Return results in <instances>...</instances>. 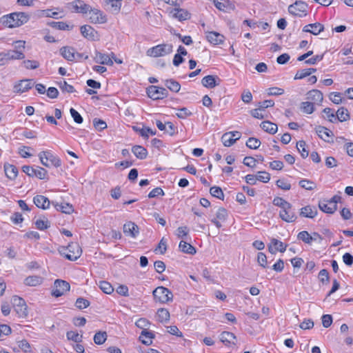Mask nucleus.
<instances>
[{
	"instance_id": "obj_1",
	"label": "nucleus",
	"mask_w": 353,
	"mask_h": 353,
	"mask_svg": "<svg viewBox=\"0 0 353 353\" xmlns=\"http://www.w3.org/2000/svg\"><path fill=\"white\" fill-rule=\"evenodd\" d=\"M30 16L26 12H13L1 17V22L8 28H15L27 23Z\"/></svg>"
},
{
	"instance_id": "obj_2",
	"label": "nucleus",
	"mask_w": 353,
	"mask_h": 353,
	"mask_svg": "<svg viewBox=\"0 0 353 353\" xmlns=\"http://www.w3.org/2000/svg\"><path fill=\"white\" fill-rule=\"evenodd\" d=\"M59 252L67 259L73 261H76L81 256L82 250L77 243L72 242L68 244V247L61 248Z\"/></svg>"
},
{
	"instance_id": "obj_3",
	"label": "nucleus",
	"mask_w": 353,
	"mask_h": 353,
	"mask_svg": "<svg viewBox=\"0 0 353 353\" xmlns=\"http://www.w3.org/2000/svg\"><path fill=\"white\" fill-rule=\"evenodd\" d=\"M173 51L172 44L163 43L148 49L146 54L151 57H159L170 54Z\"/></svg>"
},
{
	"instance_id": "obj_4",
	"label": "nucleus",
	"mask_w": 353,
	"mask_h": 353,
	"mask_svg": "<svg viewBox=\"0 0 353 353\" xmlns=\"http://www.w3.org/2000/svg\"><path fill=\"white\" fill-rule=\"evenodd\" d=\"M152 294L154 300L161 303L172 301L173 299V294L172 292L163 286H159L155 288Z\"/></svg>"
},
{
	"instance_id": "obj_5",
	"label": "nucleus",
	"mask_w": 353,
	"mask_h": 353,
	"mask_svg": "<svg viewBox=\"0 0 353 353\" xmlns=\"http://www.w3.org/2000/svg\"><path fill=\"white\" fill-rule=\"evenodd\" d=\"M12 303L15 312L19 317L25 318L28 316V307L24 299L18 296H14L12 299Z\"/></svg>"
},
{
	"instance_id": "obj_6",
	"label": "nucleus",
	"mask_w": 353,
	"mask_h": 353,
	"mask_svg": "<svg viewBox=\"0 0 353 353\" xmlns=\"http://www.w3.org/2000/svg\"><path fill=\"white\" fill-rule=\"evenodd\" d=\"M307 4L303 1H296L288 7L290 14L301 17L307 15Z\"/></svg>"
},
{
	"instance_id": "obj_7",
	"label": "nucleus",
	"mask_w": 353,
	"mask_h": 353,
	"mask_svg": "<svg viewBox=\"0 0 353 353\" xmlns=\"http://www.w3.org/2000/svg\"><path fill=\"white\" fill-rule=\"evenodd\" d=\"M39 157L42 165L46 167H50V165L48 162H43V159H46V160L50 161L51 164L55 168H59L61 165V159L49 151L41 152L39 154Z\"/></svg>"
},
{
	"instance_id": "obj_8",
	"label": "nucleus",
	"mask_w": 353,
	"mask_h": 353,
	"mask_svg": "<svg viewBox=\"0 0 353 353\" xmlns=\"http://www.w3.org/2000/svg\"><path fill=\"white\" fill-rule=\"evenodd\" d=\"M148 96L153 100L162 99L168 97V90L163 87L150 85L147 88Z\"/></svg>"
},
{
	"instance_id": "obj_9",
	"label": "nucleus",
	"mask_w": 353,
	"mask_h": 353,
	"mask_svg": "<svg viewBox=\"0 0 353 353\" xmlns=\"http://www.w3.org/2000/svg\"><path fill=\"white\" fill-rule=\"evenodd\" d=\"M70 285L68 282L57 279L54 283L52 295L55 297H59L63 295L66 292L69 291Z\"/></svg>"
},
{
	"instance_id": "obj_10",
	"label": "nucleus",
	"mask_w": 353,
	"mask_h": 353,
	"mask_svg": "<svg viewBox=\"0 0 353 353\" xmlns=\"http://www.w3.org/2000/svg\"><path fill=\"white\" fill-rule=\"evenodd\" d=\"M241 138V133L238 131L224 133L221 137V141L225 147L232 145L236 140Z\"/></svg>"
},
{
	"instance_id": "obj_11",
	"label": "nucleus",
	"mask_w": 353,
	"mask_h": 353,
	"mask_svg": "<svg viewBox=\"0 0 353 353\" xmlns=\"http://www.w3.org/2000/svg\"><path fill=\"white\" fill-rule=\"evenodd\" d=\"M34 83L32 79H23L19 81L14 85V92L16 93H23L34 86Z\"/></svg>"
},
{
	"instance_id": "obj_12",
	"label": "nucleus",
	"mask_w": 353,
	"mask_h": 353,
	"mask_svg": "<svg viewBox=\"0 0 353 353\" xmlns=\"http://www.w3.org/2000/svg\"><path fill=\"white\" fill-rule=\"evenodd\" d=\"M292 205L289 204V208L285 207L284 209H282L279 212L280 218L287 223L294 222L297 219V216L295 214L294 212L292 210Z\"/></svg>"
},
{
	"instance_id": "obj_13",
	"label": "nucleus",
	"mask_w": 353,
	"mask_h": 353,
	"mask_svg": "<svg viewBox=\"0 0 353 353\" xmlns=\"http://www.w3.org/2000/svg\"><path fill=\"white\" fill-rule=\"evenodd\" d=\"M89 19L92 23H104L106 22V17L98 9L90 8Z\"/></svg>"
},
{
	"instance_id": "obj_14",
	"label": "nucleus",
	"mask_w": 353,
	"mask_h": 353,
	"mask_svg": "<svg viewBox=\"0 0 353 353\" xmlns=\"http://www.w3.org/2000/svg\"><path fill=\"white\" fill-rule=\"evenodd\" d=\"M137 225L132 221H128L123 225V232L126 236L136 238L139 232Z\"/></svg>"
},
{
	"instance_id": "obj_15",
	"label": "nucleus",
	"mask_w": 353,
	"mask_h": 353,
	"mask_svg": "<svg viewBox=\"0 0 353 353\" xmlns=\"http://www.w3.org/2000/svg\"><path fill=\"white\" fill-rule=\"evenodd\" d=\"M221 79L217 76L207 75L201 80L202 85L208 88H214L220 84Z\"/></svg>"
},
{
	"instance_id": "obj_16",
	"label": "nucleus",
	"mask_w": 353,
	"mask_h": 353,
	"mask_svg": "<svg viewBox=\"0 0 353 353\" xmlns=\"http://www.w3.org/2000/svg\"><path fill=\"white\" fill-rule=\"evenodd\" d=\"M61 55L68 61H76V50L70 46H64L60 49Z\"/></svg>"
},
{
	"instance_id": "obj_17",
	"label": "nucleus",
	"mask_w": 353,
	"mask_h": 353,
	"mask_svg": "<svg viewBox=\"0 0 353 353\" xmlns=\"http://www.w3.org/2000/svg\"><path fill=\"white\" fill-rule=\"evenodd\" d=\"M324 30V26L320 23H310L303 28V32L318 35Z\"/></svg>"
},
{
	"instance_id": "obj_18",
	"label": "nucleus",
	"mask_w": 353,
	"mask_h": 353,
	"mask_svg": "<svg viewBox=\"0 0 353 353\" xmlns=\"http://www.w3.org/2000/svg\"><path fill=\"white\" fill-rule=\"evenodd\" d=\"M72 8L76 12L85 14L90 10V6L81 0H75L70 3Z\"/></svg>"
},
{
	"instance_id": "obj_19",
	"label": "nucleus",
	"mask_w": 353,
	"mask_h": 353,
	"mask_svg": "<svg viewBox=\"0 0 353 353\" xmlns=\"http://www.w3.org/2000/svg\"><path fill=\"white\" fill-rule=\"evenodd\" d=\"M94 61L97 63H100L102 65H113V61L110 58V55L106 54H103L98 51H96V52H95Z\"/></svg>"
},
{
	"instance_id": "obj_20",
	"label": "nucleus",
	"mask_w": 353,
	"mask_h": 353,
	"mask_svg": "<svg viewBox=\"0 0 353 353\" xmlns=\"http://www.w3.org/2000/svg\"><path fill=\"white\" fill-rule=\"evenodd\" d=\"M315 130L316 134L321 139L330 142L329 139L333 137V133L331 130L321 125L317 126Z\"/></svg>"
},
{
	"instance_id": "obj_21",
	"label": "nucleus",
	"mask_w": 353,
	"mask_h": 353,
	"mask_svg": "<svg viewBox=\"0 0 353 353\" xmlns=\"http://www.w3.org/2000/svg\"><path fill=\"white\" fill-rule=\"evenodd\" d=\"M318 211L314 206L306 205L300 210V216L302 217L313 219L317 215Z\"/></svg>"
},
{
	"instance_id": "obj_22",
	"label": "nucleus",
	"mask_w": 353,
	"mask_h": 353,
	"mask_svg": "<svg viewBox=\"0 0 353 353\" xmlns=\"http://www.w3.org/2000/svg\"><path fill=\"white\" fill-rule=\"evenodd\" d=\"M34 203L39 208L48 209L51 203L49 199L43 195H37L33 198Z\"/></svg>"
},
{
	"instance_id": "obj_23",
	"label": "nucleus",
	"mask_w": 353,
	"mask_h": 353,
	"mask_svg": "<svg viewBox=\"0 0 353 353\" xmlns=\"http://www.w3.org/2000/svg\"><path fill=\"white\" fill-rule=\"evenodd\" d=\"M52 205L57 211H60L65 214H71L74 211L72 205L68 203L61 202L59 203L55 201H52Z\"/></svg>"
},
{
	"instance_id": "obj_24",
	"label": "nucleus",
	"mask_w": 353,
	"mask_h": 353,
	"mask_svg": "<svg viewBox=\"0 0 353 353\" xmlns=\"http://www.w3.org/2000/svg\"><path fill=\"white\" fill-rule=\"evenodd\" d=\"M307 99L314 103H321L323 99V93L318 90H312L307 93Z\"/></svg>"
},
{
	"instance_id": "obj_25",
	"label": "nucleus",
	"mask_w": 353,
	"mask_h": 353,
	"mask_svg": "<svg viewBox=\"0 0 353 353\" xmlns=\"http://www.w3.org/2000/svg\"><path fill=\"white\" fill-rule=\"evenodd\" d=\"M220 341L225 345H235L236 336L233 333L225 331L220 334Z\"/></svg>"
},
{
	"instance_id": "obj_26",
	"label": "nucleus",
	"mask_w": 353,
	"mask_h": 353,
	"mask_svg": "<svg viewBox=\"0 0 353 353\" xmlns=\"http://www.w3.org/2000/svg\"><path fill=\"white\" fill-rule=\"evenodd\" d=\"M5 54V58L6 61L13 60V59H23L25 58V55L21 50H10L6 52H3Z\"/></svg>"
},
{
	"instance_id": "obj_27",
	"label": "nucleus",
	"mask_w": 353,
	"mask_h": 353,
	"mask_svg": "<svg viewBox=\"0 0 353 353\" xmlns=\"http://www.w3.org/2000/svg\"><path fill=\"white\" fill-rule=\"evenodd\" d=\"M81 34L86 39L93 41L95 39L97 32L94 29L88 25L82 26L80 28Z\"/></svg>"
},
{
	"instance_id": "obj_28",
	"label": "nucleus",
	"mask_w": 353,
	"mask_h": 353,
	"mask_svg": "<svg viewBox=\"0 0 353 353\" xmlns=\"http://www.w3.org/2000/svg\"><path fill=\"white\" fill-rule=\"evenodd\" d=\"M209 42L214 45H219L224 41V36L216 32H209L206 36Z\"/></svg>"
},
{
	"instance_id": "obj_29",
	"label": "nucleus",
	"mask_w": 353,
	"mask_h": 353,
	"mask_svg": "<svg viewBox=\"0 0 353 353\" xmlns=\"http://www.w3.org/2000/svg\"><path fill=\"white\" fill-rule=\"evenodd\" d=\"M170 13L172 14L174 18L179 19V21H185L190 18V13L183 9L174 8Z\"/></svg>"
},
{
	"instance_id": "obj_30",
	"label": "nucleus",
	"mask_w": 353,
	"mask_h": 353,
	"mask_svg": "<svg viewBox=\"0 0 353 353\" xmlns=\"http://www.w3.org/2000/svg\"><path fill=\"white\" fill-rule=\"evenodd\" d=\"M271 244L273 245L274 246H275L274 250L272 248V247L271 245H270L268 248L269 251L272 254H275L276 251H279L281 252H284L287 248L286 244H284L283 242H281L276 239H272L271 240Z\"/></svg>"
},
{
	"instance_id": "obj_31",
	"label": "nucleus",
	"mask_w": 353,
	"mask_h": 353,
	"mask_svg": "<svg viewBox=\"0 0 353 353\" xmlns=\"http://www.w3.org/2000/svg\"><path fill=\"white\" fill-rule=\"evenodd\" d=\"M4 171L6 176L11 180H14L17 176L18 170L13 165L5 163Z\"/></svg>"
},
{
	"instance_id": "obj_32",
	"label": "nucleus",
	"mask_w": 353,
	"mask_h": 353,
	"mask_svg": "<svg viewBox=\"0 0 353 353\" xmlns=\"http://www.w3.org/2000/svg\"><path fill=\"white\" fill-rule=\"evenodd\" d=\"M153 338H154V334L152 332L148 331L147 329H143L139 336L142 343L146 345H150L152 343V339Z\"/></svg>"
},
{
	"instance_id": "obj_33",
	"label": "nucleus",
	"mask_w": 353,
	"mask_h": 353,
	"mask_svg": "<svg viewBox=\"0 0 353 353\" xmlns=\"http://www.w3.org/2000/svg\"><path fill=\"white\" fill-rule=\"evenodd\" d=\"M132 152L135 157L139 159H145L148 156L147 150L141 145H134L132 148Z\"/></svg>"
},
{
	"instance_id": "obj_34",
	"label": "nucleus",
	"mask_w": 353,
	"mask_h": 353,
	"mask_svg": "<svg viewBox=\"0 0 353 353\" xmlns=\"http://www.w3.org/2000/svg\"><path fill=\"white\" fill-rule=\"evenodd\" d=\"M260 126L264 131L271 134H275L278 130L277 125L269 121H263Z\"/></svg>"
},
{
	"instance_id": "obj_35",
	"label": "nucleus",
	"mask_w": 353,
	"mask_h": 353,
	"mask_svg": "<svg viewBox=\"0 0 353 353\" xmlns=\"http://www.w3.org/2000/svg\"><path fill=\"white\" fill-rule=\"evenodd\" d=\"M43 281V278L39 276L33 275L26 277L24 280V283L28 286H37L40 285Z\"/></svg>"
},
{
	"instance_id": "obj_36",
	"label": "nucleus",
	"mask_w": 353,
	"mask_h": 353,
	"mask_svg": "<svg viewBox=\"0 0 353 353\" xmlns=\"http://www.w3.org/2000/svg\"><path fill=\"white\" fill-rule=\"evenodd\" d=\"M319 208L321 211L327 214H333L336 210V208L329 205L328 200L320 201Z\"/></svg>"
},
{
	"instance_id": "obj_37",
	"label": "nucleus",
	"mask_w": 353,
	"mask_h": 353,
	"mask_svg": "<svg viewBox=\"0 0 353 353\" xmlns=\"http://www.w3.org/2000/svg\"><path fill=\"white\" fill-rule=\"evenodd\" d=\"M164 84L170 91L174 92H178L181 89L180 83L173 79L165 80Z\"/></svg>"
},
{
	"instance_id": "obj_38",
	"label": "nucleus",
	"mask_w": 353,
	"mask_h": 353,
	"mask_svg": "<svg viewBox=\"0 0 353 353\" xmlns=\"http://www.w3.org/2000/svg\"><path fill=\"white\" fill-rule=\"evenodd\" d=\"M179 249L181 252L184 253H187L189 254H194L196 253V249L194 247H193L191 244L184 241H181L179 243Z\"/></svg>"
},
{
	"instance_id": "obj_39",
	"label": "nucleus",
	"mask_w": 353,
	"mask_h": 353,
	"mask_svg": "<svg viewBox=\"0 0 353 353\" xmlns=\"http://www.w3.org/2000/svg\"><path fill=\"white\" fill-rule=\"evenodd\" d=\"M336 119L341 122L346 121L350 119V116L347 108H340L336 112Z\"/></svg>"
},
{
	"instance_id": "obj_40",
	"label": "nucleus",
	"mask_w": 353,
	"mask_h": 353,
	"mask_svg": "<svg viewBox=\"0 0 353 353\" xmlns=\"http://www.w3.org/2000/svg\"><path fill=\"white\" fill-rule=\"evenodd\" d=\"M132 128L135 132H139V134L145 139L148 138L149 134L151 135H155L157 132L156 130H152L150 128H139L137 126H133Z\"/></svg>"
},
{
	"instance_id": "obj_41",
	"label": "nucleus",
	"mask_w": 353,
	"mask_h": 353,
	"mask_svg": "<svg viewBox=\"0 0 353 353\" xmlns=\"http://www.w3.org/2000/svg\"><path fill=\"white\" fill-rule=\"evenodd\" d=\"M48 24L51 27H52L55 29L62 30H70L73 27V26H70L63 21H52V22L48 23Z\"/></svg>"
},
{
	"instance_id": "obj_42",
	"label": "nucleus",
	"mask_w": 353,
	"mask_h": 353,
	"mask_svg": "<svg viewBox=\"0 0 353 353\" xmlns=\"http://www.w3.org/2000/svg\"><path fill=\"white\" fill-rule=\"evenodd\" d=\"M296 148L302 158L305 159L309 155V151L306 149V143L305 141L301 140L296 143Z\"/></svg>"
},
{
	"instance_id": "obj_43",
	"label": "nucleus",
	"mask_w": 353,
	"mask_h": 353,
	"mask_svg": "<svg viewBox=\"0 0 353 353\" xmlns=\"http://www.w3.org/2000/svg\"><path fill=\"white\" fill-rule=\"evenodd\" d=\"M157 316L160 322H167L170 319V312L165 308H160L157 311Z\"/></svg>"
},
{
	"instance_id": "obj_44",
	"label": "nucleus",
	"mask_w": 353,
	"mask_h": 353,
	"mask_svg": "<svg viewBox=\"0 0 353 353\" xmlns=\"http://www.w3.org/2000/svg\"><path fill=\"white\" fill-rule=\"evenodd\" d=\"M300 108L303 112L306 114H312L314 111V103L310 101L302 102Z\"/></svg>"
},
{
	"instance_id": "obj_45",
	"label": "nucleus",
	"mask_w": 353,
	"mask_h": 353,
	"mask_svg": "<svg viewBox=\"0 0 353 353\" xmlns=\"http://www.w3.org/2000/svg\"><path fill=\"white\" fill-rule=\"evenodd\" d=\"M99 288L105 294H110L113 292L114 288L112 285L105 281H102L99 283Z\"/></svg>"
},
{
	"instance_id": "obj_46",
	"label": "nucleus",
	"mask_w": 353,
	"mask_h": 353,
	"mask_svg": "<svg viewBox=\"0 0 353 353\" xmlns=\"http://www.w3.org/2000/svg\"><path fill=\"white\" fill-rule=\"evenodd\" d=\"M34 176L37 177L39 179H48V171L41 167L37 166L34 170Z\"/></svg>"
},
{
	"instance_id": "obj_47",
	"label": "nucleus",
	"mask_w": 353,
	"mask_h": 353,
	"mask_svg": "<svg viewBox=\"0 0 353 353\" xmlns=\"http://www.w3.org/2000/svg\"><path fill=\"white\" fill-rule=\"evenodd\" d=\"M261 141L254 137H250L246 141V146L252 150H256L261 145Z\"/></svg>"
},
{
	"instance_id": "obj_48",
	"label": "nucleus",
	"mask_w": 353,
	"mask_h": 353,
	"mask_svg": "<svg viewBox=\"0 0 353 353\" xmlns=\"http://www.w3.org/2000/svg\"><path fill=\"white\" fill-rule=\"evenodd\" d=\"M107 339V334L105 332H98L94 336V342L97 345H102L105 343Z\"/></svg>"
},
{
	"instance_id": "obj_49",
	"label": "nucleus",
	"mask_w": 353,
	"mask_h": 353,
	"mask_svg": "<svg viewBox=\"0 0 353 353\" xmlns=\"http://www.w3.org/2000/svg\"><path fill=\"white\" fill-rule=\"evenodd\" d=\"M210 193L212 196L216 197L217 199H219L221 200H223V199H224V194L223 192V190L219 187L213 186V187L210 188Z\"/></svg>"
},
{
	"instance_id": "obj_50",
	"label": "nucleus",
	"mask_w": 353,
	"mask_h": 353,
	"mask_svg": "<svg viewBox=\"0 0 353 353\" xmlns=\"http://www.w3.org/2000/svg\"><path fill=\"white\" fill-rule=\"evenodd\" d=\"M297 238L305 243L310 244L313 241V237L307 231H301L298 234Z\"/></svg>"
},
{
	"instance_id": "obj_51",
	"label": "nucleus",
	"mask_w": 353,
	"mask_h": 353,
	"mask_svg": "<svg viewBox=\"0 0 353 353\" xmlns=\"http://www.w3.org/2000/svg\"><path fill=\"white\" fill-rule=\"evenodd\" d=\"M299 185L307 190H312L316 188L315 183L308 179H302L299 181Z\"/></svg>"
},
{
	"instance_id": "obj_52",
	"label": "nucleus",
	"mask_w": 353,
	"mask_h": 353,
	"mask_svg": "<svg viewBox=\"0 0 353 353\" xmlns=\"http://www.w3.org/2000/svg\"><path fill=\"white\" fill-rule=\"evenodd\" d=\"M66 337L69 341H72L76 343H80L82 341L83 336L79 335L78 333H76L74 332L68 331L66 333Z\"/></svg>"
},
{
	"instance_id": "obj_53",
	"label": "nucleus",
	"mask_w": 353,
	"mask_h": 353,
	"mask_svg": "<svg viewBox=\"0 0 353 353\" xmlns=\"http://www.w3.org/2000/svg\"><path fill=\"white\" fill-rule=\"evenodd\" d=\"M59 86L62 92L68 93H72L75 92L74 88L72 85L68 84L65 81L59 82Z\"/></svg>"
},
{
	"instance_id": "obj_54",
	"label": "nucleus",
	"mask_w": 353,
	"mask_h": 353,
	"mask_svg": "<svg viewBox=\"0 0 353 353\" xmlns=\"http://www.w3.org/2000/svg\"><path fill=\"white\" fill-rule=\"evenodd\" d=\"M272 203L274 205L280 207L281 210L284 209L285 207L289 208V204H290L281 197H275Z\"/></svg>"
},
{
	"instance_id": "obj_55",
	"label": "nucleus",
	"mask_w": 353,
	"mask_h": 353,
	"mask_svg": "<svg viewBox=\"0 0 353 353\" xmlns=\"http://www.w3.org/2000/svg\"><path fill=\"white\" fill-rule=\"evenodd\" d=\"M23 64L28 70H34L39 67V63L36 60H26L23 61Z\"/></svg>"
},
{
	"instance_id": "obj_56",
	"label": "nucleus",
	"mask_w": 353,
	"mask_h": 353,
	"mask_svg": "<svg viewBox=\"0 0 353 353\" xmlns=\"http://www.w3.org/2000/svg\"><path fill=\"white\" fill-rule=\"evenodd\" d=\"M89 305L90 301L82 297L78 298L75 303V306L80 310L85 309L88 307Z\"/></svg>"
},
{
	"instance_id": "obj_57",
	"label": "nucleus",
	"mask_w": 353,
	"mask_h": 353,
	"mask_svg": "<svg viewBox=\"0 0 353 353\" xmlns=\"http://www.w3.org/2000/svg\"><path fill=\"white\" fill-rule=\"evenodd\" d=\"M35 225L37 229L40 230H43L48 229L50 226V223L46 219V220L39 219L35 222Z\"/></svg>"
},
{
	"instance_id": "obj_58",
	"label": "nucleus",
	"mask_w": 353,
	"mask_h": 353,
	"mask_svg": "<svg viewBox=\"0 0 353 353\" xmlns=\"http://www.w3.org/2000/svg\"><path fill=\"white\" fill-rule=\"evenodd\" d=\"M93 125L94 127L99 131H101L107 128L106 123L103 120L97 118L94 119Z\"/></svg>"
},
{
	"instance_id": "obj_59",
	"label": "nucleus",
	"mask_w": 353,
	"mask_h": 353,
	"mask_svg": "<svg viewBox=\"0 0 353 353\" xmlns=\"http://www.w3.org/2000/svg\"><path fill=\"white\" fill-rule=\"evenodd\" d=\"M108 4H110L112 11L115 13H118L120 11L121 7V3L120 1L117 0H106Z\"/></svg>"
},
{
	"instance_id": "obj_60",
	"label": "nucleus",
	"mask_w": 353,
	"mask_h": 353,
	"mask_svg": "<svg viewBox=\"0 0 353 353\" xmlns=\"http://www.w3.org/2000/svg\"><path fill=\"white\" fill-rule=\"evenodd\" d=\"M70 112L75 123L78 124L83 123V117L76 110H74L73 108H71Z\"/></svg>"
},
{
	"instance_id": "obj_61",
	"label": "nucleus",
	"mask_w": 353,
	"mask_h": 353,
	"mask_svg": "<svg viewBox=\"0 0 353 353\" xmlns=\"http://www.w3.org/2000/svg\"><path fill=\"white\" fill-rule=\"evenodd\" d=\"M228 217V212L227 210L223 208H219L218 211L216 214V219L220 220V221H225Z\"/></svg>"
},
{
	"instance_id": "obj_62",
	"label": "nucleus",
	"mask_w": 353,
	"mask_h": 353,
	"mask_svg": "<svg viewBox=\"0 0 353 353\" xmlns=\"http://www.w3.org/2000/svg\"><path fill=\"white\" fill-rule=\"evenodd\" d=\"M270 179V175L266 172H259L256 175V180L263 183H268Z\"/></svg>"
},
{
	"instance_id": "obj_63",
	"label": "nucleus",
	"mask_w": 353,
	"mask_h": 353,
	"mask_svg": "<svg viewBox=\"0 0 353 353\" xmlns=\"http://www.w3.org/2000/svg\"><path fill=\"white\" fill-rule=\"evenodd\" d=\"M321 319L324 327H329L332 323V316L330 314H323Z\"/></svg>"
},
{
	"instance_id": "obj_64",
	"label": "nucleus",
	"mask_w": 353,
	"mask_h": 353,
	"mask_svg": "<svg viewBox=\"0 0 353 353\" xmlns=\"http://www.w3.org/2000/svg\"><path fill=\"white\" fill-rule=\"evenodd\" d=\"M257 261L259 265H261L263 268L267 267V256L263 252H259L257 256Z\"/></svg>"
}]
</instances>
